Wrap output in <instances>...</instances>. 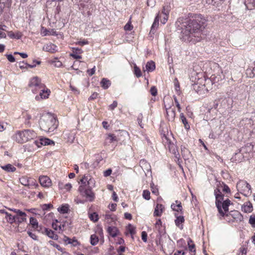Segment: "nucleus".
I'll use <instances>...</instances> for the list:
<instances>
[{"mask_svg": "<svg viewBox=\"0 0 255 255\" xmlns=\"http://www.w3.org/2000/svg\"><path fill=\"white\" fill-rule=\"evenodd\" d=\"M33 65H29V64L27 63L26 62H25L24 61H22L19 63V68L21 69H28V68H35L36 66V65H39L41 63L40 61H37L36 60H33Z\"/></svg>", "mask_w": 255, "mask_h": 255, "instance_id": "obj_11", "label": "nucleus"}, {"mask_svg": "<svg viewBox=\"0 0 255 255\" xmlns=\"http://www.w3.org/2000/svg\"><path fill=\"white\" fill-rule=\"evenodd\" d=\"M164 209V207L162 204H157L156 207L154 209L153 215L154 216L159 217L161 216V213Z\"/></svg>", "mask_w": 255, "mask_h": 255, "instance_id": "obj_23", "label": "nucleus"}, {"mask_svg": "<svg viewBox=\"0 0 255 255\" xmlns=\"http://www.w3.org/2000/svg\"><path fill=\"white\" fill-rule=\"evenodd\" d=\"M118 106V102L117 101H114L113 103L110 105L109 107V110L113 111Z\"/></svg>", "mask_w": 255, "mask_h": 255, "instance_id": "obj_51", "label": "nucleus"}, {"mask_svg": "<svg viewBox=\"0 0 255 255\" xmlns=\"http://www.w3.org/2000/svg\"><path fill=\"white\" fill-rule=\"evenodd\" d=\"M78 191L80 194L85 197L89 202H91L94 200L95 198V193L93 192L92 188L90 186L86 187L84 185H80L79 187Z\"/></svg>", "mask_w": 255, "mask_h": 255, "instance_id": "obj_6", "label": "nucleus"}, {"mask_svg": "<svg viewBox=\"0 0 255 255\" xmlns=\"http://www.w3.org/2000/svg\"><path fill=\"white\" fill-rule=\"evenodd\" d=\"M36 137V133L30 129L17 131L12 136V139L18 143H22L33 139Z\"/></svg>", "mask_w": 255, "mask_h": 255, "instance_id": "obj_4", "label": "nucleus"}, {"mask_svg": "<svg viewBox=\"0 0 255 255\" xmlns=\"http://www.w3.org/2000/svg\"><path fill=\"white\" fill-rule=\"evenodd\" d=\"M147 234L146 232L143 231L141 233V239L144 242H147Z\"/></svg>", "mask_w": 255, "mask_h": 255, "instance_id": "obj_58", "label": "nucleus"}, {"mask_svg": "<svg viewBox=\"0 0 255 255\" xmlns=\"http://www.w3.org/2000/svg\"><path fill=\"white\" fill-rule=\"evenodd\" d=\"M133 28V26L131 23L128 21L124 26V29L126 30H131Z\"/></svg>", "mask_w": 255, "mask_h": 255, "instance_id": "obj_52", "label": "nucleus"}, {"mask_svg": "<svg viewBox=\"0 0 255 255\" xmlns=\"http://www.w3.org/2000/svg\"><path fill=\"white\" fill-rule=\"evenodd\" d=\"M107 232L110 236L112 237H116L119 234V230L118 229L114 226H109L107 229Z\"/></svg>", "mask_w": 255, "mask_h": 255, "instance_id": "obj_17", "label": "nucleus"}, {"mask_svg": "<svg viewBox=\"0 0 255 255\" xmlns=\"http://www.w3.org/2000/svg\"><path fill=\"white\" fill-rule=\"evenodd\" d=\"M0 213L4 214L5 215V218L6 219V221L9 224H13L14 222V216L11 214L7 212L5 210L1 209L0 210Z\"/></svg>", "mask_w": 255, "mask_h": 255, "instance_id": "obj_21", "label": "nucleus"}, {"mask_svg": "<svg viewBox=\"0 0 255 255\" xmlns=\"http://www.w3.org/2000/svg\"><path fill=\"white\" fill-rule=\"evenodd\" d=\"M134 74L137 78L141 77L142 75L140 69L136 65L134 67Z\"/></svg>", "mask_w": 255, "mask_h": 255, "instance_id": "obj_43", "label": "nucleus"}, {"mask_svg": "<svg viewBox=\"0 0 255 255\" xmlns=\"http://www.w3.org/2000/svg\"><path fill=\"white\" fill-rule=\"evenodd\" d=\"M180 118L181 120H182L183 124L184 125L185 128L187 129H189L190 126L189 125L188 122L183 113L180 114Z\"/></svg>", "mask_w": 255, "mask_h": 255, "instance_id": "obj_36", "label": "nucleus"}, {"mask_svg": "<svg viewBox=\"0 0 255 255\" xmlns=\"http://www.w3.org/2000/svg\"><path fill=\"white\" fill-rule=\"evenodd\" d=\"M172 3L171 1H169L168 0L165 2L162 7L161 12L160 14L163 16L161 19V22L163 24H165L169 16V12L172 9Z\"/></svg>", "mask_w": 255, "mask_h": 255, "instance_id": "obj_8", "label": "nucleus"}, {"mask_svg": "<svg viewBox=\"0 0 255 255\" xmlns=\"http://www.w3.org/2000/svg\"><path fill=\"white\" fill-rule=\"evenodd\" d=\"M253 210V207L251 202L248 201L246 202L242 206V210L245 213H251Z\"/></svg>", "mask_w": 255, "mask_h": 255, "instance_id": "obj_20", "label": "nucleus"}, {"mask_svg": "<svg viewBox=\"0 0 255 255\" xmlns=\"http://www.w3.org/2000/svg\"><path fill=\"white\" fill-rule=\"evenodd\" d=\"M43 230L46 235H47L49 238L52 239L54 240H57L58 239V236L57 234L55 233V232L47 228H43Z\"/></svg>", "mask_w": 255, "mask_h": 255, "instance_id": "obj_15", "label": "nucleus"}, {"mask_svg": "<svg viewBox=\"0 0 255 255\" xmlns=\"http://www.w3.org/2000/svg\"><path fill=\"white\" fill-rule=\"evenodd\" d=\"M89 217L90 220L94 222H96L99 220V216L98 214L96 212H94L93 213H91L89 214Z\"/></svg>", "mask_w": 255, "mask_h": 255, "instance_id": "obj_38", "label": "nucleus"}, {"mask_svg": "<svg viewBox=\"0 0 255 255\" xmlns=\"http://www.w3.org/2000/svg\"><path fill=\"white\" fill-rule=\"evenodd\" d=\"M249 222L252 227H255V215H251L250 216Z\"/></svg>", "mask_w": 255, "mask_h": 255, "instance_id": "obj_47", "label": "nucleus"}, {"mask_svg": "<svg viewBox=\"0 0 255 255\" xmlns=\"http://www.w3.org/2000/svg\"><path fill=\"white\" fill-rule=\"evenodd\" d=\"M140 164L142 168L144 167L147 171H151L150 166L149 164L147 163L145 160H141L140 161Z\"/></svg>", "mask_w": 255, "mask_h": 255, "instance_id": "obj_37", "label": "nucleus"}, {"mask_svg": "<svg viewBox=\"0 0 255 255\" xmlns=\"http://www.w3.org/2000/svg\"><path fill=\"white\" fill-rule=\"evenodd\" d=\"M106 139L108 140L110 143H112L114 141H118L117 137L114 134L111 133L108 135Z\"/></svg>", "mask_w": 255, "mask_h": 255, "instance_id": "obj_39", "label": "nucleus"}, {"mask_svg": "<svg viewBox=\"0 0 255 255\" xmlns=\"http://www.w3.org/2000/svg\"><path fill=\"white\" fill-rule=\"evenodd\" d=\"M39 181L41 186L45 187H49L51 184L50 179L47 176H40Z\"/></svg>", "mask_w": 255, "mask_h": 255, "instance_id": "obj_13", "label": "nucleus"}, {"mask_svg": "<svg viewBox=\"0 0 255 255\" xmlns=\"http://www.w3.org/2000/svg\"><path fill=\"white\" fill-rule=\"evenodd\" d=\"M244 156L243 152H240V151L238 153H236L235 155L231 158L232 161H235L236 162H241L243 160Z\"/></svg>", "mask_w": 255, "mask_h": 255, "instance_id": "obj_24", "label": "nucleus"}, {"mask_svg": "<svg viewBox=\"0 0 255 255\" xmlns=\"http://www.w3.org/2000/svg\"><path fill=\"white\" fill-rule=\"evenodd\" d=\"M53 207V205L51 204H44L42 206L43 210H49L50 208Z\"/></svg>", "mask_w": 255, "mask_h": 255, "instance_id": "obj_49", "label": "nucleus"}, {"mask_svg": "<svg viewBox=\"0 0 255 255\" xmlns=\"http://www.w3.org/2000/svg\"><path fill=\"white\" fill-rule=\"evenodd\" d=\"M87 72L89 76H92L95 72V66H94L93 68L91 69L87 70Z\"/></svg>", "mask_w": 255, "mask_h": 255, "instance_id": "obj_64", "label": "nucleus"}, {"mask_svg": "<svg viewBox=\"0 0 255 255\" xmlns=\"http://www.w3.org/2000/svg\"><path fill=\"white\" fill-rule=\"evenodd\" d=\"M150 187H151V188L152 192L153 194H154L155 195H157L158 193V189L156 188V187H154V184L153 183L150 184Z\"/></svg>", "mask_w": 255, "mask_h": 255, "instance_id": "obj_60", "label": "nucleus"}, {"mask_svg": "<svg viewBox=\"0 0 255 255\" xmlns=\"http://www.w3.org/2000/svg\"><path fill=\"white\" fill-rule=\"evenodd\" d=\"M150 193L147 190H144L143 191L142 196L146 200H149L150 198Z\"/></svg>", "mask_w": 255, "mask_h": 255, "instance_id": "obj_45", "label": "nucleus"}, {"mask_svg": "<svg viewBox=\"0 0 255 255\" xmlns=\"http://www.w3.org/2000/svg\"><path fill=\"white\" fill-rule=\"evenodd\" d=\"M175 90L178 92L179 90L180 85L177 79L176 78L174 81Z\"/></svg>", "mask_w": 255, "mask_h": 255, "instance_id": "obj_61", "label": "nucleus"}, {"mask_svg": "<svg viewBox=\"0 0 255 255\" xmlns=\"http://www.w3.org/2000/svg\"><path fill=\"white\" fill-rule=\"evenodd\" d=\"M214 195L216 198V206L220 215L224 217L225 213L221 208V204L224 201V195L221 192L220 189L218 188H216L214 190Z\"/></svg>", "mask_w": 255, "mask_h": 255, "instance_id": "obj_7", "label": "nucleus"}, {"mask_svg": "<svg viewBox=\"0 0 255 255\" xmlns=\"http://www.w3.org/2000/svg\"><path fill=\"white\" fill-rule=\"evenodd\" d=\"M224 0H208L207 2L210 4L211 3L213 5L219 6L223 2Z\"/></svg>", "mask_w": 255, "mask_h": 255, "instance_id": "obj_42", "label": "nucleus"}, {"mask_svg": "<svg viewBox=\"0 0 255 255\" xmlns=\"http://www.w3.org/2000/svg\"><path fill=\"white\" fill-rule=\"evenodd\" d=\"M175 202L177 204L176 205L174 203H172L171 205V208L173 210L178 212H180L181 214H183V211H182L183 208H182V206L181 202L176 200L175 201Z\"/></svg>", "mask_w": 255, "mask_h": 255, "instance_id": "obj_19", "label": "nucleus"}, {"mask_svg": "<svg viewBox=\"0 0 255 255\" xmlns=\"http://www.w3.org/2000/svg\"><path fill=\"white\" fill-rule=\"evenodd\" d=\"M5 56L6 57L8 60L10 62H14L15 60V58L11 54H6Z\"/></svg>", "mask_w": 255, "mask_h": 255, "instance_id": "obj_53", "label": "nucleus"}, {"mask_svg": "<svg viewBox=\"0 0 255 255\" xmlns=\"http://www.w3.org/2000/svg\"><path fill=\"white\" fill-rule=\"evenodd\" d=\"M30 224L31 225L32 227L34 229L38 228V223L37 220L33 218L30 217Z\"/></svg>", "mask_w": 255, "mask_h": 255, "instance_id": "obj_40", "label": "nucleus"}, {"mask_svg": "<svg viewBox=\"0 0 255 255\" xmlns=\"http://www.w3.org/2000/svg\"><path fill=\"white\" fill-rule=\"evenodd\" d=\"M162 17L163 16L161 15V14H160V12H159L154 18V21L151 27L150 33H152V34L154 33L155 29L158 26L159 19H161Z\"/></svg>", "mask_w": 255, "mask_h": 255, "instance_id": "obj_12", "label": "nucleus"}, {"mask_svg": "<svg viewBox=\"0 0 255 255\" xmlns=\"http://www.w3.org/2000/svg\"><path fill=\"white\" fill-rule=\"evenodd\" d=\"M181 149L182 154L183 156H185V154H187L188 153H189V150L187 149H186L185 146L182 145L181 146Z\"/></svg>", "mask_w": 255, "mask_h": 255, "instance_id": "obj_59", "label": "nucleus"}, {"mask_svg": "<svg viewBox=\"0 0 255 255\" xmlns=\"http://www.w3.org/2000/svg\"><path fill=\"white\" fill-rule=\"evenodd\" d=\"M1 168L8 172H13L16 170V168L10 164L1 166Z\"/></svg>", "mask_w": 255, "mask_h": 255, "instance_id": "obj_32", "label": "nucleus"}, {"mask_svg": "<svg viewBox=\"0 0 255 255\" xmlns=\"http://www.w3.org/2000/svg\"><path fill=\"white\" fill-rule=\"evenodd\" d=\"M207 20L201 14H195L182 22L178 29L180 38L184 42L195 44L202 39V31L207 25Z\"/></svg>", "mask_w": 255, "mask_h": 255, "instance_id": "obj_1", "label": "nucleus"}, {"mask_svg": "<svg viewBox=\"0 0 255 255\" xmlns=\"http://www.w3.org/2000/svg\"><path fill=\"white\" fill-rule=\"evenodd\" d=\"M83 51L81 49L78 48H73L72 53L70 54V56L75 59H80L82 58V56L79 54H81Z\"/></svg>", "mask_w": 255, "mask_h": 255, "instance_id": "obj_18", "label": "nucleus"}, {"mask_svg": "<svg viewBox=\"0 0 255 255\" xmlns=\"http://www.w3.org/2000/svg\"><path fill=\"white\" fill-rule=\"evenodd\" d=\"M223 191L227 193H230L231 192V190L229 186L224 183H223Z\"/></svg>", "mask_w": 255, "mask_h": 255, "instance_id": "obj_55", "label": "nucleus"}, {"mask_svg": "<svg viewBox=\"0 0 255 255\" xmlns=\"http://www.w3.org/2000/svg\"><path fill=\"white\" fill-rule=\"evenodd\" d=\"M83 180L87 183V185L90 186V184L94 183V180L89 175H85L80 180V182H83Z\"/></svg>", "mask_w": 255, "mask_h": 255, "instance_id": "obj_33", "label": "nucleus"}, {"mask_svg": "<svg viewBox=\"0 0 255 255\" xmlns=\"http://www.w3.org/2000/svg\"><path fill=\"white\" fill-rule=\"evenodd\" d=\"M254 148V145L251 143H248L245 146L242 147L240 150V152H249L251 151Z\"/></svg>", "mask_w": 255, "mask_h": 255, "instance_id": "obj_26", "label": "nucleus"}, {"mask_svg": "<svg viewBox=\"0 0 255 255\" xmlns=\"http://www.w3.org/2000/svg\"><path fill=\"white\" fill-rule=\"evenodd\" d=\"M142 118H143L142 114L141 113L138 115L137 118V121L138 124L139 126L141 128H143V124H142Z\"/></svg>", "mask_w": 255, "mask_h": 255, "instance_id": "obj_48", "label": "nucleus"}, {"mask_svg": "<svg viewBox=\"0 0 255 255\" xmlns=\"http://www.w3.org/2000/svg\"><path fill=\"white\" fill-rule=\"evenodd\" d=\"M99 241V237L96 234H93L90 237V243L92 246L96 245Z\"/></svg>", "mask_w": 255, "mask_h": 255, "instance_id": "obj_34", "label": "nucleus"}, {"mask_svg": "<svg viewBox=\"0 0 255 255\" xmlns=\"http://www.w3.org/2000/svg\"><path fill=\"white\" fill-rule=\"evenodd\" d=\"M49 243L51 245L53 246L54 247H55L58 251H61V247L56 244H55L54 242L52 241H49Z\"/></svg>", "mask_w": 255, "mask_h": 255, "instance_id": "obj_57", "label": "nucleus"}, {"mask_svg": "<svg viewBox=\"0 0 255 255\" xmlns=\"http://www.w3.org/2000/svg\"><path fill=\"white\" fill-rule=\"evenodd\" d=\"M187 244H188L189 251L191 252L195 253L196 250L195 249V244L193 243V241L190 238H189L188 239Z\"/></svg>", "mask_w": 255, "mask_h": 255, "instance_id": "obj_35", "label": "nucleus"}, {"mask_svg": "<svg viewBox=\"0 0 255 255\" xmlns=\"http://www.w3.org/2000/svg\"><path fill=\"white\" fill-rule=\"evenodd\" d=\"M27 234L29 237H30L32 239H33L35 241H37L38 240L37 236L33 234L32 232H31L29 231H27Z\"/></svg>", "mask_w": 255, "mask_h": 255, "instance_id": "obj_56", "label": "nucleus"}, {"mask_svg": "<svg viewBox=\"0 0 255 255\" xmlns=\"http://www.w3.org/2000/svg\"><path fill=\"white\" fill-rule=\"evenodd\" d=\"M150 94L153 96H155L157 93V89L155 86H152L151 87L150 90Z\"/></svg>", "mask_w": 255, "mask_h": 255, "instance_id": "obj_50", "label": "nucleus"}, {"mask_svg": "<svg viewBox=\"0 0 255 255\" xmlns=\"http://www.w3.org/2000/svg\"><path fill=\"white\" fill-rule=\"evenodd\" d=\"M98 94L97 92H94L92 95L89 98V101L93 100L97 98Z\"/></svg>", "mask_w": 255, "mask_h": 255, "instance_id": "obj_63", "label": "nucleus"}, {"mask_svg": "<svg viewBox=\"0 0 255 255\" xmlns=\"http://www.w3.org/2000/svg\"><path fill=\"white\" fill-rule=\"evenodd\" d=\"M58 121L49 113L42 115L39 121L40 128L47 132L54 131L58 127Z\"/></svg>", "mask_w": 255, "mask_h": 255, "instance_id": "obj_2", "label": "nucleus"}, {"mask_svg": "<svg viewBox=\"0 0 255 255\" xmlns=\"http://www.w3.org/2000/svg\"><path fill=\"white\" fill-rule=\"evenodd\" d=\"M240 184L245 185V190L246 189L248 190V193H250V194L251 193V191L250 192V191L251 190V186L250 185L249 183H248L246 181H241Z\"/></svg>", "mask_w": 255, "mask_h": 255, "instance_id": "obj_44", "label": "nucleus"}, {"mask_svg": "<svg viewBox=\"0 0 255 255\" xmlns=\"http://www.w3.org/2000/svg\"><path fill=\"white\" fill-rule=\"evenodd\" d=\"M166 117L169 121L173 122L175 117V109L170 107L166 108Z\"/></svg>", "mask_w": 255, "mask_h": 255, "instance_id": "obj_14", "label": "nucleus"}, {"mask_svg": "<svg viewBox=\"0 0 255 255\" xmlns=\"http://www.w3.org/2000/svg\"><path fill=\"white\" fill-rule=\"evenodd\" d=\"M128 231L129 233L131 235V236L135 234V228L132 227L130 224H128Z\"/></svg>", "mask_w": 255, "mask_h": 255, "instance_id": "obj_46", "label": "nucleus"}, {"mask_svg": "<svg viewBox=\"0 0 255 255\" xmlns=\"http://www.w3.org/2000/svg\"><path fill=\"white\" fill-rule=\"evenodd\" d=\"M164 137L165 140H166V142L168 143V148L170 152H172L174 154H176V151H175V146L173 143H171V142L169 141L168 139L166 137V136L164 134Z\"/></svg>", "mask_w": 255, "mask_h": 255, "instance_id": "obj_29", "label": "nucleus"}, {"mask_svg": "<svg viewBox=\"0 0 255 255\" xmlns=\"http://www.w3.org/2000/svg\"><path fill=\"white\" fill-rule=\"evenodd\" d=\"M32 180L31 178H28L27 177L23 176L19 178L20 183L25 186H29V182Z\"/></svg>", "mask_w": 255, "mask_h": 255, "instance_id": "obj_31", "label": "nucleus"}, {"mask_svg": "<svg viewBox=\"0 0 255 255\" xmlns=\"http://www.w3.org/2000/svg\"><path fill=\"white\" fill-rule=\"evenodd\" d=\"M57 210L61 214H66L67 213L69 210V206L67 204H63L61 207H59Z\"/></svg>", "mask_w": 255, "mask_h": 255, "instance_id": "obj_28", "label": "nucleus"}, {"mask_svg": "<svg viewBox=\"0 0 255 255\" xmlns=\"http://www.w3.org/2000/svg\"><path fill=\"white\" fill-rule=\"evenodd\" d=\"M111 81L107 78H103L101 81V86L104 89H108L111 85Z\"/></svg>", "mask_w": 255, "mask_h": 255, "instance_id": "obj_30", "label": "nucleus"}, {"mask_svg": "<svg viewBox=\"0 0 255 255\" xmlns=\"http://www.w3.org/2000/svg\"><path fill=\"white\" fill-rule=\"evenodd\" d=\"M34 143L38 147H41V145L54 144V141L48 138H40L38 140H34Z\"/></svg>", "mask_w": 255, "mask_h": 255, "instance_id": "obj_10", "label": "nucleus"}, {"mask_svg": "<svg viewBox=\"0 0 255 255\" xmlns=\"http://www.w3.org/2000/svg\"><path fill=\"white\" fill-rule=\"evenodd\" d=\"M246 73L249 75L250 77H254L255 76V67L252 69L248 68L246 70Z\"/></svg>", "mask_w": 255, "mask_h": 255, "instance_id": "obj_41", "label": "nucleus"}, {"mask_svg": "<svg viewBox=\"0 0 255 255\" xmlns=\"http://www.w3.org/2000/svg\"><path fill=\"white\" fill-rule=\"evenodd\" d=\"M18 214H15L13 215L14 222L18 225H19L20 223L22 222H24L26 221V214L25 212L22 211H17Z\"/></svg>", "mask_w": 255, "mask_h": 255, "instance_id": "obj_9", "label": "nucleus"}, {"mask_svg": "<svg viewBox=\"0 0 255 255\" xmlns=\"http://www.w3.org/2000/svg\"><path fill=\"white\" fill-rule=\"evenodd\" d=\"M175 216L176 219L175 220V224L177 227L179 228L180 229H183L182 224L184 222L185 219L183 216H178L177 214H175Z\"/></svg>", "mask_w": 255, "mask_h": 255, "instance_id": "obj_16", "label": "nucleus"}, {"mask_svg": "<svg viewBox=\"0 0 255 255\" xmlns=\"http://www.w3.org/2000/svg\"><path fill=\"white\" fill-rule=\"evenodd\" d=\"M112 170L111 168H109L104 172V175L105 177L109 176L112 173Z\"/></svg>", "mask_w": 255, "mask_h": 255, "instance_id": "obj_62", "label": "nucleus"}, {"mask_svg": "<svg viewBox=\"0 0 255 255\" xmlns=\"http://www.w3.org/2000/svg\"><path fill=\"white\" fill-rule=\"evenodd\" d=\"M24 118H25V124L30 125V124L29 122V120L31 119V116L30 115L26 113V115L24 116Z\"/></svg>", "mask_w": 255, "mask_h": 255, "instance_id": "obj_54", "label": "nucleus"}, {"mask_svg": "<svg viewBox=\"0 0 255 255\" xmlns=\"http://www.w3.org/2000/svg\"><path fill=\"white\" fill-rule=\"evenodd\" d=\"M231 204V201L227 199L225 200H224L221 204V208L224 210V212L225 214V213H227L229 212V207L230 205Z\"/></svg>", "mask_w": 255, "mask_h": 255, "instance_id": "obj_25", "label": "nucleus"}, {"mask_svg": "<svg viewBox=\"0 0 255 255\" xmlns=\"http://www.w3.org/2000/svg\"><path fill=\"white\" fill-rule=\"evenodd\" d=\"M155 228L158 232V234L157 236V237L158 238V240L156 241V244L159 245L162 248L163 246V240L162 237L166 238V231H165V227L163 226L162 225L161 220L159 219L156 221L155 223Z\"/></svg>", "mask_w": 255, "mask_h": 255, "instance_id": "obj_5", "label": "nucleus"}, {"mask_svg": "<svg viewBox=\"0 0 255 255\" xmlns=\"http://www.w3.org/2000/svg\"><path fill=\"white\" fill-rule=\"evenodd\" d=\"M28 86L31 88V90L33 93H36L37 91H40L39 95L35 97L36 100L40 99L47 98L49 96L50 90L47 89L46 91L43 89L44 85L41 83L40 79L37 77H34L31 78L29 83Z\"/></svg>", "mask_w": 255, "mask_h": 255, "instance_id": "obj_3", "label": "nucleus"}, {"mask_svg": "<svg viewBox=\"0 0 255 255\" xmlns=\"http://www.w3.org/2000/svg\"><path fill=\"white\" fill-rule=\"evenodd\" d=\"M56 48L57 46L55 44L50 43L47 44L45 47H44L43 50L46 51L53 53L57 51Z\"/></svg>", "mask_w": 255, "mask_h": 255, "instance_id": "obj_22", "label": "nucleus"}, {"mask_svg": "<svg viewBox=\"0 0 255 255\" xmlns=\"http://www.w3.org/2000/svg\"><path fill=\"white\" fill-rule=\"evenodd\" d=\"M145 68L147 72H152L155 69V64L153 61H148L145 65Z\"/></svg>", "mask_w": 255, "mask_h": 255, "instance_id": "obj_27", "label": "nucleus"}]
</instances>
